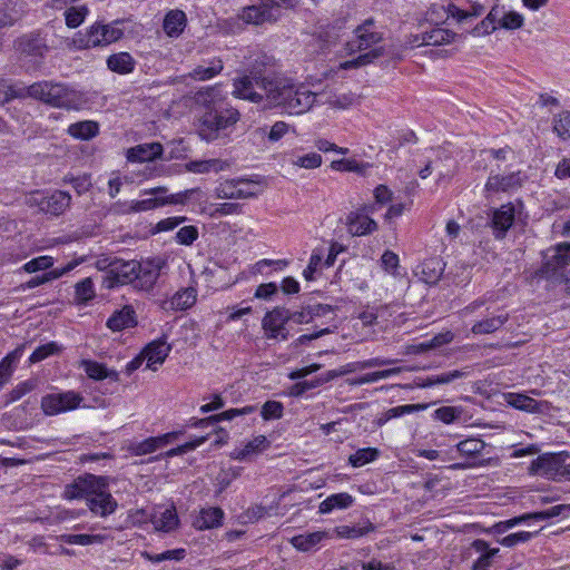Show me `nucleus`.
<instances>
[{
    "mask_svg": "<svg viewBox=\"0 0 570 570\" xmlns=\"http://www.w3.org/2000/svg\"><path fill=\"white\" fill-rule=\"evenodd\" d=\"M195 101L203 108L197 132L207 142L227 138L240 119L239 111L224 101L218 87L199 90Z\"/></svg>",
    "mask_w": 570,
    "mask_h": 570,
    "instance_id": "f257e3e1",
    "label": "nucleus"
},
{
    "mask_svg": "<svg viewBox=\"0 0 570 570\" xmlns=\"http://www.w3.org/2000/svg\"><path fill=\"white\" fill-rule=\"evenodd\" d=\"M269 83L265 102L269 108H277L289 115H302L318 101L315 92L292 78L274 72Z\"/></svg>",
    "mask_w": 570,
    "mask_h": 570,
    "instance_id": "f03ea898",
    "label": "nucleus"
},
{
    "mask_svg": "<svg viewBox=\"0 0 570 570\" xmlns=\"http://www.w3.org/2000/svg\"><path fill=\"white\" fill-rule=\"evenodd\" d=\"M355 38L347 42L350 52L365 51L356 59L346 61L342 65L344 69L365 66L381 57L390 59H402L400 47L394 45H380L383 41V35L376 30L373 19L365 20L354 30Z\"/></svg>",
    "mask_w": 570,
    "mask_h": 570,
    "instance_id": "7ed1b4c3",
    "label": "nucleus"
},
{
    "mask_svg": "<svg viewBox=\"0 0 570 570\" xmlns=\"http://www.w3.org/2000/svg\"><path fill=\"white\" fill-rule=\"evenodd\" d=\"M274 58L265 53L257 55L248 71L233 81V95L254 104H264L271 87L274 71Z\"/></svg>",
    "mask_w": 570,
    "mask_h": 570,
    "instance_id": "20e7f679",
    "label": "nucleus"
},
{
    "mask_svg": "<svg viewBox=\"0 0 570 570\" xmlns=\"http://www.w3.org/2000/svg\"><path fill=\"white\" fill-rule=\"evenodd\" d=\"M65 498L69 500L86 499L89 510L99 515L107 517L118 507L115 498L107 491V478L86 474L77 478L65 489Z\"/></svg>",
    "mask_w": 570,
    "mask_h": 570,
    "instance_id": "39448f33",
    "label": "nucleus"
},
{
    "mask_svg": "<svg viewBox=\"0 0 570 570\" xmlns=\"http://www.w3.org/2000/svg\"><path fill=\"white\" fill-rule=\"evenodd\" d=\"M26 97L65 109H78L83 104L82 95L60 82L38 81L24 88Z\"/></svg>",
    "mask_w": 570,
    "mask_h": 570,
    "instance_id": "423d86ee",
    "label": "nucleus"
},
{
    "mask_svg": "<svg viewBox=\"0 0 570 570\" xmlns=\"http://www.w3.org/2000/svg\"><path fill=\"white\" fill-rule=\"evenodd\" d=\"M541 273L546 278L563 283L570 294V243L557 244L546 252Z\"/></svg>",
    "mask_w": 570,
    "mask_h": 570,
    "instance_id": "0eeeda50",
    "label": "nucleus"
},
{
    "mask_svg": "<svg viewBox=\"0 0 570 570\" xmlns=\"http://www.w3.org/2000/svg\"><path fill=\"white\" fill-rule=\"evenodd\" d=\"M293 0H261L256 4L244 7L238 19L247 24L263 26L275 23L282 16V9L293 8Z\"/></svg>",
    "mask_w": 570,
    "mask_h": 570,
    "instance_id": "6e6552de",
    "label": "nucleus"
},
{
    "mask_svg": "<svg viewBox=\"0 0 570 570\" xmlns=\"http://www.w3.org/2000/svg\"><path fill=\"white\" fill-rule=\"evenodd\" d=\"M120 23V20H115L108 24L96 22L87 29L86 33L78 32L75 38V43H77L79 48L88 49L105 47L116 42L124 36V30L118 27Z\"/></svg>",
    "mask_w": 570,
    "mask_h": 570,
    "instance_id": "1a4fd4ad",
    "label": "nucleus"
},
{
    "mask_svg": "<svg viewBox=\"0 0 570 570\" xmlns=\"http://www.w3.org/2000/svg\"><path fill=\"white\" fill-rule=\"evenodd\" d=\"M523 205L521 202L507 203L492 212L490 227L495 239H503L508 230L521 215Z\"/></svg>",
    "mask_w": 570,
    "mask_h": 570,
    "instance_id": "9d476101",
    "label": "nucleus"
},
{
    "mask_svg": "<svg viewBox=\"0 0 570 570\" xmlns=\"http://www.w3.org/2000/svg\"><path fill=\"white\" fill-rule=\"evenodd\" d=\"M82 401V395L75 391L51 393L42 396L41 409L46 415H58L78 409Z\"/></svg>",
    "mask_w": 570,
    "mask_h": 570,
    "instance_id": "9b49d317",
    "label": "nucleus"
},
{
    "mask_svg": "<svg viewBox=\"0 0 570 570\" xmlns=\"http://www.w3.org/2000/svg\"><path fill=\"white\" fill-rule=\"evenodd\" d=\"M568 511H570V504H558V505L551 507L550 509H547L543 511L525 513V514L514 517V518L505 520V521H500V522L493 524L489 529V532L494 533V534H503L507 531H509L510 529H512L513 527H515L517 524H520V523H523V522H527L530 520L544 521V520L558 517Z\"/></svg>",
    "mask_w": 570,
    "mask_h": 570,
    "instance_id": "f8f14e48",
    "label": "nucleus"
},
{
    "mask_svg": "<svg viewBox=\"0 0 570 570\" xmlns=\"http://www.w3.org/2000/svg\"><path fill=\"white\" fill-rule=\"evenodd\" d=\"M287 308L275 307L267 312L262 320V328L267 340L286 341L289 337V331L286 325Z\"/></svg>",
    "mask_w": 570,
    "mask_h": 570,
    "instance_id": "ddd939ff",
    "label": "nucleus"
},
{
    "mask_svg": "<svg viewBox=\"0 0 570 570\" xmlns=\"http://www.w3.org/2000/svg\"><path fill=\"white\" fill-rule=\"evenodd\" d=\"M563 462L561 454H543L531 462L529 472L533 475L560 480L563 478Z\"/></svg>",
    "mask_w": 570,
    "mask_h": 570,
    "instance_id": "4468645a",
    "label": "nucleus"
},
{
    "mask_svg": "<svg viewBox=\"0 0 570 570\" xmlns=\"http://www.w3.org/2000/svg\"><path fill=\"white\" fill-rule=\"evenodd\" d=\"M179 432H170L159 436L148 438L139 442H132L128 446V451L134 455H146L156 452L174 442Z\"/></svg>",
    "mask_w": 570,
    "mask_h": 570,
    "instance_id": "2eb2a0df",
    "label": "nucleus"
},
{
    "mask_svg": "<svg viewBox=\"0 0 570 570\" xmlns=\"http://www.w3.org/2000/svg\"><path fill=\"white\" fill-rule=\"evenodd\" d=\"M195 191H197V189L185 190L184 193L170 195L168 197H155L142 200H134L130 204L129 212H146L167 204H184L188 196Z\"/></svg>",
    "mask_w": 570,
    "mask_h": 570,
    "instance_id": "dca6fc26",
    "label": "nucleus"
},
{
    "mask_svg": "<svg viewBox=\"0 0 570 570\" xmlns=\"http://www.w3.org/2000/svg\"><path fill=\"white\" fill-rule=\"evenodd\" d=\"M492 11L495 13L498 29L514 31L521 29L524 24V17L521 13L508 10L502 4H494Z\"/></svg>",
    "mask_w": 570,
    "mask_h": 570,
    "instance_id": "f3484780",
    "label": "nucleus"
},
{
    "mask_svg": "<svg viewBox=\"0 0 570 570\" xmlns=\"http://www.w3.org/2000/svg\"><path fill=\"white\" fill-rule=\"evenodd\" d=\"M164 266V261L156 258L139 263V271H137L136 281L142 289H150L157 282L160 269Z\"/></svg>",
    "mask_w": 570,
    "mask_h": 570,
    "instance_id": "a211bd4d",
    "label": "nucleus"
},
{
    "mask_svg": "<svg viewBox=\"0 0 570 570\" xmlns=\"http://www.w3.org/2000/svg\"><path fill=\"white\" fill-rule=\"evenodd\" d=\"M522 185L521 173H510L508 175H491L485 184V189L493 193H507L518 189Z\"/></svg>",
    "mask_w": 570,
    "mask_h": 570,
    "instance_id": "6ab92c4d",
    "label": "nucleus"
},
{
    "mask_svg": "<svg viewBox=\"0 0 570 570\" xmlns=\"http://www.w3.org/2000/svg\"><path fill=\"white\" fill-rule=\"evenodd\" d=\"M171 347L167 344L166 340L160 338L149 343L144 350L142 354L147 361V367L155 371L157 365H161L168 356Z\"/></svg>",
    "mask_w": 570,
    "mask_h": 570,
    "instance_id": "aec40b11",
    "label": "nucleus"
},
{
    "mask_svg": "<svg viewBox=\"0 0 570 570\" xmlns=\"http://www.w3.org/2000/svg\"><path fill=\"white\" fill-rule=\"evenodd\" d=\"M70 202L71 196L67 191L56 190L50 196L42 197L39 207L47 214L59 216L70 206Z\"/></svg>",
    "mask_w": 570,
    "mask_h": 570,
    "instance_id": "412c9836",
    "label": "nucleus"
},
{
    "mask_svg": "<svg viewBox=\"0 0 570 570\" xmlns=\"http://www.w3.org/2000/svg\"><path fill=\"white\" fill-rule=\"evenodd\" d=\"M150 521L155 530L163 532H170L179 524V519L174 505L156 509L150 515Z\"/></svg>",
    "mask_w": 570,
    "mask_h": 570,
    "instance_id": "4be33fe9",
    "label": "nucleus"
},
{
    "mask_svg": "<svg viewBox=\"0 0 570 570\" xmlns=\"http://www.w3.org/2000/svg\"><path fill=\"white\" fill-rule=\"evenodd\" d=\"M469 7L463 8L454 3L446 7L448 18L452 17L456 22L464 23L483 14L485 7L478 1L465 0Z\"/></svg>",
    "mask_w": 570,
    "mask_h": 570,
    "instance_id": "5701e85b",
    "label": "nucleus"
},
{
    "mask_svg": "<svg viewBox=\"0 0 570 570\" xmlns=\"http://www.w3.org/2000/svg\"><path fill=\"white\" fill-rule=\"evenodd\" d=\"M139 263L136 261H122L117 258L114 262L110 279L116 284H126L136 281Z\"/></svg>",
    "mask_w": 570,
    "mask_h": 570,
    "instance_id": "b1692460",
    "label": "nucleus"
},
{
    "mask_svg": "<svg viewBox=\"0 0 570 570\" xmlns=\"http://www.w3.org/2000/svg\"><path fill=\"white\" fill-rule=\"evenodd\" d=\"M471 547L480 553L472 566V570H489L500 551L499 548H490L489 543L482 539L474 540Z\"/></svg>",
    "mask_w": 570,
    "mask_h": 570,
    "instance_id": "393cba45",
    "label": "nucleus"
},
{
    "mask_svg": "<svg viewBox=\"0 0 570 570\" xmlns=\"http://www.w3.org/2000/svg\"><path fill=\"white\" fill-rule=\"evenodd\" d=\"M196 301L197 289L189 286L176 292L169 301L164 303V308L171 311H186L193 307Z\"/></svg>",
    "mask_w": 570,
    "mask_h": 570,
    "instance_id": "a878e982",
    "label": "nucleus"
},
{
    "mask_svg": "<svg viewBox=\"0 0 570 570\" xmlns=\"http://www.w3.org/2000/svg\"><path fill=\"white\" fill-rule=\"evenodd\" d=\"M136 324V312L130 305H125L121 309L114 312L107 321V327L114 332L134 327Z\"/></svg>",
    "mask_w": 570,
    "mask_h": 570,
    "instance_id": "bb28decb",
    "label": "nucleus"
},
{
    "mask_svg": "<svg viewBox=\"0 0 570 570\" xmlns=\"http://www.w3.org/2000/svg\"><path fill=\"white\" fill-rule=\"evenodd\" d=\"M323 104L335 109H347L358 102L360 96L352 91H334L317 95Z\"/></svg>",
    "mask_w": 570,
    "mask_h": 570,
    "instance_id": "cd10ccee",
    "label": "nucleus"
},
{
    "mask_svg": "<svg viewBox=\"0 0 570 570\" xmlns=\"http://www.w3.org/2000/svg\"><path fill=\"white\" fill-rule=\"evenodd\" d=\"M255 410H256V407L252 406V405H247L242 409H229L219 414L210 415V416L204 417V419H197V420H195V422L191 425L195 428L213 426L220 421H230V420L235 419L236 416L250 414Z\"/></svg>",
    "mask_w": 570,
    "mask_h": 570,
    "instance_id": "c85d7f7f",
    "label": "nucleus"
},
{
    "mask_svg": "<svg viewBox=\"0 0 570 570\" xmlns=\"http://www.w3.org/2000/svg\"><path fill=\"white\" fill-rule=\"evenodd\" d=\"M163 155V146L159 142L142 144L128 149L129 161H151Z\"/></svg>",
    "mask_w": 570,
    "mask_h": 570,
    "instance_id": "c756f323",
    "label": "nucleus"
},
{
    "mask_svg": "<svg viewBox=\"0 0 570 570\" xmlns=\"http://www.w3.org/2000/svg\"><path fill=\"white\" fill-rule=\"evenodd\" d=\"M445 264L440 257H431L425 259L420 266V271L417 274H420L421 279L430 285L436 284L443 272H444Z\"/></svg>",
    "mask_w": 570,
    "mask_h": 570,
    "instance_id": "7c9ffc66",
    "label": "nucleus"
},
{
    "mask_svg": "<svg viewBox=\"0 0 570 570\" xmlns=\"http://www.w3.org/2000/svg\"><path fill=\"white\" fill-rule=\"evenodd\" d=\"M187 24V17L183 10H170L166 13L163 22V28L168 37L177 38L185 30Z\"/></svg>",
    "mask_w": 570,
    "mask_h": 570,
    "instance_id": "2f4dec72",
    "label": "nucleus"
},
{
    "mask_svg": "<svg viewBox=\"0 0 570 570\" xmlns=\"http://www.w3.org/2000/svg\"><path fill=\"white\" fill-rule=\"evenodd\" d=\"M347 225L348 232L354 236L367 235L377 229V223L363 214H352Z\"/></svg>",
    "mask_w": 570,
    "mask_h": 570,
    "instance_id": "473e14b6",
    "label": "nucleus"
},
{
    "mask_svg": "<svg viewBox=\"0 0 570 570\" xmlns=\"http://www.w3.org/2000/svg\"><path fill=\"white\" fill-rule=\"evenodd\" d=\"M240 178L227 179L220 183L216 189V197L219 199H246L249 191L239 189Z\"/></svg>",
    "mask_w": 570,
    "mask_h": 570,
    "instance_id": "72a5a7b5",
    "label": "nucleus"
},
{
    "mask_svg": "<svg viewBox=\"0 0 570 570\" xmlns=\"http://www.w3.org/2000/svg\"><path fill=\"white\" fill-rule=\"evenodd\" d=\"M269 444L271 443L265 435H257L253 440L248 441L243 449L235 450L232 453V458L244 461L250 455L262 453L269 446Z\"/></svg>",
    "mask_w": 570,
    "mask_h": 570,
    "instance_id": "f704fd0d",
    "label": "nucleus"
},
{
    "mask_svg": "<svg viewBox=\"0 0 570 570\" xmlns=\"http://www.w3.org/2000/svg\"><path fill=\"white\" fill-rule=\"evenodd\" d=\"M67 132L76 139L90 140L99 134V125L92 120L71 124Z\"/></svg>",
    "mask_w": 570,
    "mask_h": 570,
    "instance_id": "c9c22d12",
    "label": "nucleus"
},
{
    "mask_svg": "<svg viewBox=\"0 0 570 570\" xmlns=\"http://www.w3.org/2000/svg\"><path fill=\"white\" fill-rule=\"evenodd\" d=\"M509 320L508 314H499L476 322L471 331L475 335L491 334L501 328Z\"/></svg>",
    "mask_w": 570,
    "mask_h": 570,
    "instance_id": "e433bc0d",
    "label": "nucleus"
},
{
    "mask_svg": "<svg viewBox=\"0 0 570 570\" xmlns=\"http://www.w3.org/2000/svg\"><path fill=\"white\" fill-rule=\"evenodd\" d=\"M224 512L220 508H208L200 511L195 520V527L199 530L213 529L222 524Z\"/></svg>",
    "mask_w": 570,
    "mask_h": 570,
    "instance_id": "4c0bfd02",
    "label": "nucleus"
},
{
    "mask_svg": "<svg viewBox=\"0 0 570 570\" xmlns=\"http://www.w3.org/2000/svg\"><path fill=\"white\" fill-rule=\"evenodd\" d=\"M455 37L456 33L448 29L432 28L423 32L421 43H425V46H442L452 42Z\"/></svg>",
    "mask_w": 570,
    "mask_h": 570,
    "instance_id": "58836bf2",
    "label": "nucleus"
},
{
    "mask_svg": "<svg viewBox=\"0 0 570 570\" xmlns=\"http://www.w3.org/2000/svg\"><path fill=\"white\" fill-rule=\"evenodd\" d=\"M328 538L325 531H316L306 534H299L292 538L291 542L299 551H309L322 540Z\"/></svg>",
    "mask_w": 570,
    "mask_h": 570,
    "instance_id": "ea45409f",
    "label": "nucleus"
},
{
    "mask_svg": "<svg viewBox=\"0 0 570 570\" xmlns=\"http://www.w3.org/2000/svg\"><path fill=\"white\" fill-rule=\"evenodd\" d=\"M107 66L111 71L124 75L134 70L135 60L128 52H119L109 56Z\"/></svg>",
    "mask_w": 570,
    "mask_h": 570,
    "instance_id": "a19ab883",
    "label": "nucleus"
},
{
    "mask_svg": "<svg viewBox=\"0 0 570 570\" xmlns=\"http://www.w3.org/2000/svg\"><path fill=\"white\" fill-rule=\"evenodd\" d=\"M353 501L352 495L345 492L332 494L321 502L318 511L325 514L332 512L334 509H346L353 504Z\"/></svg>",
    "mask_w": 570,
    "mask_h": 570,
    "instance_id": "79ce46f5",
    "label": "nucleus"
},
{
    "mask_svg": "<svg viewBox=\"0 0 570 570\" xmlns=\"http://www.w3.org/2000/svg\"><path fill=\"white\" fill-rule=\"evenodd\" d=\"M83 368L86 374L96 381H100L104 379H110L114 382L119 380V374L116 371H109L105 365L94 362V361H83Z\"/></svg>",
    "mask_w": 570,
    "mask_h": 570,
    "instance_id": "37998d69",
    "label": "nucleus"
},
{
    "mask_svg": "<svg viewBox=\"0 0 570 570\" xmlns=\"http://www.w3.org/2000/svg\"><path fill=\"white\" fill-rule=\"evenodd\" d=\"M374 530L375 527L367 521L364 525H338L334 529V532L342 539H357Z\"/></svg>",
    "mask_w": 570,
    "mask_h": 570,
    "instance_id": "c03bdc74",
    "label": "nucleus"
},
{
    "mask_svg": "<svg viewBox=\"0 0 570 570\" xmlns=\"http://www.w3.org/2000/svg\"><path fill=\"white\" fill-rule=\"evenodd\" d=\"M96 296L91 277H86L75 285V302L79 305H87Z\"/></svg>",
    "mask_w": 570,
    "mask_h": 570,
    "instance_id": "a18cd8bd",
    "label": "nucleus"
},
{
    "mask_svg": "<svg viewBox=\"0 0 570 570\" xmlns=\"http://www.w3.org/2000/svg\"><path fill=\"white\" fill-rule=\"evenodd\" d=\"M228 165L226 161H222L219 159H208V160H194L189 161L186 165L188 171L196 174H205L209 171L218 173L224 170Z\"/></svg>",
    "mask_w": 570,
    "mask_h": 570,
    "instance_id": "49530a36",
    "label": "nucleus"
},
{
    "mask_svg": "<svg viewBox=\"0 0 570 570\" xmlns=\"http://www.w3.org/2000/svg\"><path fill=\"white\" fill-rule=\"evenodd\" d=\"M424 409V405L421 404H406V405H399L395 407H391L387 411H385L380 417L376 420V424L379 426L384 425L386 422H389L392 419H396L406 414H411L417 411H421Z\"/></svg>",
    "mask_w": 570,
    "mask_h": 570,
    "instance_id": "de8ad7c7",
    "label": "nucleus"
},
{
    "mask_svg": "<svg viewBox=\"0 0 570 570\" xmlns=\"http://www.w3.org/2000/svg\"><path fill=\"white\" fill-rule=\"evenodd\" d=\"M224 68L223 61L220 59H214L209 62L208 67L197 66L189 76L199 81H205L214 78L219 75Z\"/></svg>",
    "mask_w": 570,
    "mask_h": 570,
    "instance_id": "09e8293b",
    "label": "nucleus"
},
{
    "mask_svg": "<svg viewBox=\"0 0 570 570\" xmlns=\"http://www.w3.org/2000/svg\"><path fill=\"white\" fill-rule=\"evenodd\" d=\"M485 448V443L481 439L469 438L456 444V450L468 458H475Z\"/></svg>",
    "mask_w": 570,
    "mask_h": 570,
    "instance_id": "8fccbe9b",
    "label": "nucleus"
},
{
    "mask_svg": "<svg viewBox=\"0 0 570 570\" xmlns=\"http://www.w3.org/2000/svg\"><path fill=\"white\" fill-rule=\"evenodd\" d=\"M509 404L527 412H538L540 410L539 403L525 394L511 393L509 395Z\"/></svg>",
    "mask_w": 570,
    "mask_h": 570,
    "instance_id": "3c124183",
    "label": "nucleus"
},
{
    "mask_svg": "<svg viewBox=\"0 0 570 570\" xmlns=\"http://www.w3.org/2000/svg\"><path fill=\"white\" fill-rule=\"evenodd\" d=\"M46 46L41 39L32 36H24L19 39V49L30 56H42Z\"/></svg>",
    "mask_w": 570,
    "mask_h": 570,
    "instance_id": "603ef678",
    "label": "nucleus"
},
{
    "mask_svg": "<svg viewBox=\"0 0 570 570\" xmlns=\"http://www.w3.org/2000/svg\"><path fill=\"white\" fill-rule=\"evenodd\" d=\"M380 452L375 448H364L357 450L354 454L348 458V462L354 468H361L370 462H373Z\"/></svg>",
    "mask_w": 570,
    "mask_h": 570,
    "instance_id": "864d4df0",
    "label": "nucleus"
},
{
    "mask_svg": "<svg viewBox=\"0 0 570 570\" xmlns=\"http://www.w3.org/2000/svg\"><path fill=\"white\" fill-rule=\"evenodd\" d=\"M89 10L86 6L70 7L65 11V20L68 28L79 27L86 19Z\"/></svg>",
    "mask_w": 570,
    "mask_h": 570,
    "instance_id": "5fc2aeb1",
    "label": "nucleus"
},
{
    "mask_svg": "<svg viewBox=\"0 0 570 570\" xmlns=\"http://www.w3.org/2000/svg\"><path fill=\"white\" fill-rule=\"evenodd\" d=\"M553 131L563 140L570 138V110L562 111L554 117Z\"/></svg>",
    "mask_w": 570,
    "mask_h": 570,
    "instance_id": "6e6d98bb",
    "label": "nucleus"
},
{
    "mask_svg": "<svg viewBox=\"0 0 570 570\" xmlns=\"http://www.w3.org/2000/svg\"><path fill=\"white\" fill-rule=\"evenodd\" d=\"M497 30H498V26L495 23V13H493L492 8H491L489 13L485 16V18L481 22H479L472 29L471 32L473 36L480 37V36L491 35Z\"/></svg>",
    "mask_w": 570,
    "mask_h": 570,
    "instance_id": "4d7b16f0",
    "label": "nucleus"
},
{
    "mask_svg": "<svg viewBox=\"0 0 570 570\" xmlns=\"http://www.w3.org/2000/svg\"><path fill=\"white\" fill-rule=\"evenodd\" d=\"M207 440V436H200L195 439L194 441L186 442L183 445H179L177 448L170 449L164 454H160L159 456L154 458L155 460H158L159 458H173L176 455L185 454L189 451L195 450L197 446L202 445Z\"/></svg>",
    "mask_w": 570,
    "mask_h": 570,
    "instance_id": "13d9d810",
    "label": "nucleus"
},
{
    "mask_svg": "<svg viewBox=\"0 0 570 570\" xmlns=\"http://www.w3.org/2000/svg\"><path fill=\"white\" fill-rule=\"evenodd\" d=\"M538 531L530 532V531H520L515 533L508 534L503 537L502 539H499L498 542L504 547L512 548L520 543H524L530 541Z\"/></svg>",
    "mask_w": 570,
    "mask_h": 570,
    "instance_id": "bf43d9fd",
    "label": "nucleus"
},
{
    "mask_svg": "<svg viewBox=\"0 0 570 570\" xmlns=\"http://www.w3.org/2000/svg\"><path fill=\"white\" fill-rule=\"evenodd\" d=\"M53 258L51 256H39L22 266V271L26 273H36L39 271H47L52 267Z\"/></svg>",
    "mask_w": 570,
    "mask_h": 570,
    "instance_id": "052dcab7",
    "label": "nucleus"
},
{
    "mask_svg": "<svg viewBox=\"0 0 570 570\" xmlns=\"http://www.w3.org/2000/svg\"><path fill=\"white\" fill-rule=\"evenodd\" d=\"M20 16L13 6L3 3L0 4V28L13 26Z\"/></svg>",
    "mask_w": 570,
    "mask_h": 570,
    "instance_id": "680f3d73",
    "label": "nucleus"
},
{
    "mask_svg": "<svg viewBox=\"0 0 570 570\" xmlns=\"http://www.w3.org/2000/svg\"><path fill=\"white\" fill-rule=\"evenodd\" d=\"M26 97L24 88L14 90L10 83L6 80H0V105H4L13 98Z\"/></svg>",
    "mask_w": 570,
    "mask_h": 570,
    "instance_id": "e2e57ef3",
    "label": "nucleus"
},
{
    "mask_svg": "<svg viewBox=\"0 0 570 570\" xmlns=\"http://www.w3.org/2000/svg\"><path fill=\"white\" fill-rule=\"evenodd\" d=\"M283 404L277 401H267L262 406V416L264 420H275L281 419L283 415Z\"/></svg>",
    "mask_w": 570,
    "mask_h": 570,
    "instance_id": "0e129e2a",
    "label": "nucleus"
},
{
    "mask_svg": "<svg viewBox=\"0 0 570 570\" xmlns=\"http://www.w3.org/2000/svg\"><path fill=\"white\" fill-rule=\"evenodd\" d=\"M198 238V229L196 226L188 225L181 227L176 233V240L180 245L189 246Z\"/></svg>",
    "mask_w": 570,
    "mask_h": 570,
    "instance_id": "69168bd1",
    "label": "nucleus"
},
{
    "mask_svg": "<svg viewBox=\"0 0 570 570\" xmlns=\"http://www.w3.org/2000/svg\"><path fill=\"white\" fill-rule=\"evenodd\" d=\"M308 308H309L313 321H315L316 318L324 317V318H328V322H332L335 318L334 317L335 308L332 305L313 304V305H308Z\"/></svg>",
    "mask_w": 570,
    "mask_h": 570,
    "instance_id": "338daca9",
    "label": "nucleus"
},
{
    "mask_svg": "<svg viewBox=\"0 0 570 570\" xmlns=\"http://www.w3.org/2000/svg\"><path fill=\"white\" fill-rule=\"evenodd\" d=\"M293 164L302 168L314 169L322 165V156L317 153H309L297 157Z\"/></svg>",
    "mask_w": 570,
    "mask_h": 570,
    "instance_id": "774afa93",
    "label": "nucleus"
}]
</instances>
